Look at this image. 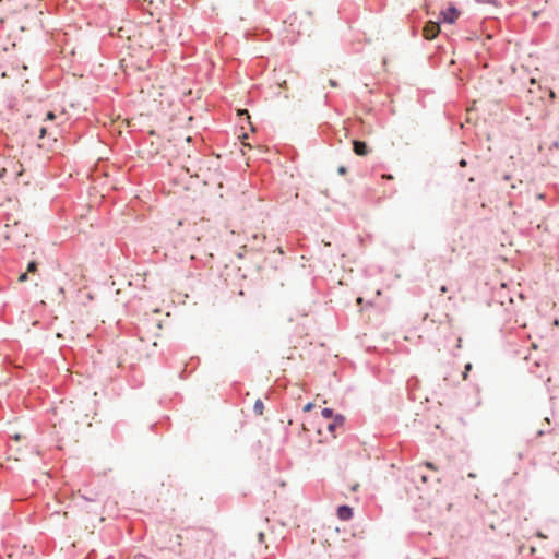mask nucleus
<instances>
[{"instance_id":"nucleus-1","label":"nucleus","mask_w":559,"mask_h":559,"mask_svg":"<svg viewBox=\"0 0 559 559\" xmlns=\"http://www.w3.org/2000/svg\"><path fill=\"white\" fill-rule=\"evenodd\" d=\"M424 323L427 330H438L440 335L436 341L438 350L445 349L453 352L461 348L462 338L455 331L450 316L444 311H439L431 307L430 311L425 313Z\"/></svg>"},{"instance_id":"nucleus-2","label":"nucleus","mask_w":559,"mask_h":559,"mask_svg":"<svg viewBox=\"0 0 559 559\" xmlns=\"http://www.w3.org/2000/svg\"><path fill=\"white\" fill-rule=\"evenodd\" d=\"M4 237L9 241H12L16 245H22L23 239L27 237L25 226L19 222H14L12 225L7 224Z\"/></svg>"},{"instance_id":"nucleus-3","label":"nucleus","mask_w":559,"mask_h":559,"mask_svg":"<svg viewBox=\"0 0 559 559\" xmlns=\"http://www.w3.org/2000/svg\"><path fill=\"white\" fill-rule=\"evenodd\" d=\"M266 236L263 233H253L247 238L246 243L242 246L245 249L252 251H263L262 243L265 241Z\"/></svg>"},{"instance_id":"nucleus-4","label":"nucleus","mask_w":559,"mask_h":559,"mask_svg":"<svg viewBox=\"0 0 559 559\" xmlns=\"http://www.w3.org/2000/svg\"><path fill=\"white\" fill-rule=\"evenodd\" d=\"M439 33L440 26L439 23L437 22L429 21L425 24L423 28V36L428 40L435 39Z\"/></svg>"},{"instance_id":"nucleus-5","label":"nucleus","mask_w":559,"mask_h":559,"mask_svg":"<svg viewBox=\"0 0 559 559\" xmlns=\"http://www.w3.org/2000/svg\"><path fill=\"white\" fill-rule=\"evenodd\" d=\"M353 151L358 156H367L369 153L367 143L358 140L353 141Z\"/></svg>"},{"instance_id":"nucleus-6","label":"nucleus","mask_w":559,"mask_h":559,"mask_svg":"<svg viewBox=\"0 0 559 559\" xmlns=\"http://www.w3.org/2000/svg\"><path fill=\"white\" fill-rule=\"evenodd\" d=\"M441 15L443 22L454 23L459 17V12L455 8H449L448 10L443 11Z\"/></svg>"},{"instance_id":"nucleus-7","label":"nucleus","mask_w":559,"mask_h":559,"mask_svg":"<svg viewBox=\"0 0 559 559\" xmlns=\"http://www.w3.org/2000/svg\"><path fill=\"white\" fill-rule=\"evenodd\" d=\"M337 516L341 519V520H349L352 516H353V510L350 507L348 506H341L338 507L337 509Z\"/></svg>"},{"instance_id":"nucleus-8","label":"nucleus","mask_w":559,"mask_h":559,"mask_svg":"<svg viewBox=\"0 0 559 559\" xmlns=\"http://www.w3.org/2000/svg\"><path fill=\"white\" fill-rule=\"evenodd\" d=\"M344 417L337 416L335 419L331 423H328L326 428L331 433L335 432L336 427L343 426Z\"/></svg>"},{"instance_id":"nucleus-9","label":"nucleus","mask_w":559,"mask_h":559,"mask_svg":"<svg viewBox=\"0 0 559 559\" xmlns=\"http://www.w3.org/2000/svg\"><path fill=\"white\" fill-rule=\"evenodd\" d=\"M73 273H74L73 285L76 286V285L82 284L85 278V275H84L82 269L75 267V269H73Z\"/></svg>"},{"instance_id":"nucleus-10","label":"nucleus","mask_w":559,"mask_h":559,"mask_svg":"<svg viewBox=\"0 0 559 559\" xmlns=\"http://www.w3.org/2000/svg\"><path fill=\"white\" fill-rule=\"evenodd\" d=\"M419 478L421 483H426L427 481V476L419 473L418 471H412V480L414 483H416V479Z\"/></svg>"},{"instance_id":"nucleus-11","label":"nucleus","mask_w":559,"mask_h":559,"mask_svg":"<svg viewBox=\"0 0 559 559\" xmlns=\"http://www.w3.org/2000/svg\"><path fill=\"white\" fill-rule=\"evenodd\" d=\"M254 412L259 415H262L263 413V403L261 400L255 401L254 403Z\"/></svg>"},{"instance_id":"nucleus-12","label":"nucleus","mask_w":559,"mask_h":559,"mask_svg":"<svg viewBox=\"0 0 559 559\" xmlns=\"http://www.w3.org/2000/svg\"><path fill=\"white\" fill-rule=\"evenodd\" d=\"M37 270V263L32 261L28 263V266H27V272H31V273H34L36 272Z\"/></svg>"},{"instance_id":"nucleus-13","label":"nucleus","mask_w":559,"mask_h":559,"mask_svg":"<svg viewBox=\"0 0 559 559\" xmlns=\"http://www.w3.org/2000/svg\"><path fill=\"white\" fill-rule=\"evenodd\" d=\"M322 415H323V417L329 419L332 416V411L330 408H323L322 409Z\"/></svg>"},{"instance_id":"nucleus-14","label":"nucleus","mask_w":559,"mask_h":559,"mask_svg":"<svg viewBox=\"0 0 559 559\" xmlns=\"http://www.w3.org/2000/svg\"><path fill=\"white\" fill-rule=\"evenodd\" d=\"M472 369V365L471 364H467L465 366V371L463 372V380H466L467 379V372L471 371Z\"/></svg>"},{"instance_id":"nucleus-15","label":"nucleus","mask_w":559,"mask_h":559,"mask_svg":"<svg viewBox=\"0 0 559 559\" xmlns=\"http://www.w3.org/2000/svg\"><path fill=\"white\" fill-rule=\"evenodd\" d=\"M27 280V273H22L20 276H19V282H25Z\"/></svg>"},{"instance_id":"nucleus-16","label":"nucleus","mask_w":559,"mask_h":559,"mask_svg":"<svg viewBox=\"0 0 559 559\" xmlns=\"http://www.w3.org/2000/svg\"><path fill=\"white\" fill-rule=\"evenodd\" d=\"M425 465H426L427 468H430L432 471H437V468L435 467V465L431 462H426Z\"/></svg>"},{"instance_id":"nucleus-17","label":"nucleus","mask_w":559,"mask_h":559,"mask_svg":"<svg viewBox=\"0 0 559 559\" xmlns=\"http://www.w3.org/2000/svg\"><path fill=\"white\" fill-rule=\"evenodd\" d=\"M39 133H40V138H44L45 134L47 133V128L46 127H41L40 130H39Z\"/></svg>"},{"instance_id":"nucleus-18","label":"nucleus","mask_w":559,"mask_h":559,"mask_svg":"<svg viewBox=\"0 0 559 559\" xmlns=\"http://www.w3.org/2000/svg\"><path fill=\"white\" fill-rule=\"evenodd\" d=\"M346 173H347L346 167H344V166H340V167H338V174H341V175H345Z\"/></svg>"},{"instance_id":"nucleus-19","label":"nucleus","mask_w":559,"mask_h":559,"mask_svg":"<svg viewBox=\"0 0 559 559\" xmlns=\"http://www.w3.org/2000/svg\"><path fill=\"white\" fill-rule=\"evenodd\" d=\"M46 119H47V120H52V119H55V114H53L52 111H49V112L47 114V116H46Z\"/></svg>"},{"instance_id":"nucleus-20","label":"nucleus","mask_w":559,"mask_h":559,"mask_svg":"<svg viewBox=\"0 0 559 559\" xmlns=\"http://www.w3.org/2000/svg\"><path fill=\"white\" fill-rule=\"evenodd\" d=\"M132 559H150V558H147L144 555H135V556L132 557Z\"/></svg>"},{"instance_id":"nucleus-21","label":"nucleus","mask_w":559,"mask_h":559,"mask_svg":"<svg viewBox=\"0 0 559 559\" xmlns=\"http://www.w3.org/2000/svg\"><path fill=\"white\" fill-rule=\"evenodd\" d=\"M193 236H194V238H195V240H197V241H199V240H200V235H199V233H198V230H197V228H195V227H194V230H193Z\"/></svg>"},{"instance_id":"nucleus-22","label":"nucleus","mask_w":559,"mask_h":559,"mask_svg":"<svg viewBox=\"0 0 559 559\" xmlns=\"http://www.w3.org/2000/svg\"><path fill=\"white\" fill-rule=\"evenodd\" d=\"M447 292H448V287H447V285H441V287H440V293H441V294H444V293H447Z\"/></svg>"},{"instance_id":"nucleus-23","label":"nucleus","mask_w":559,"mask_h":559,"mask_svg":"<svg viewBox=\"0 0 559 559\" xmlns=\"http://www.w3.org/2000/svg\"><path fill=\"white\" fill-rule=\"evenodd\" d=\"M258 537H259V542L262 543L264 540V534L263 533H259Z\"/></svg>"},{"instance_id":"nucleus-24","label":"nucleus","mask_w":559,"mask_h":559,"mask_svg":"<svg viewBox=\"0 0 559 559\" xmlns=\"http://www.w3.org/2000/svg\"><path fill=\"white\" fill-rule=\"evenodd\" d=\"M460 166L461 167H465L466 166V160L465 159L460 160Z\"/></svg>"},{"instance_id":"nucleus-25","label":"nucleus","mask_w":559,"mask_h":559,"mask_svg":"<svg viewBox=\"0 0 559 559\" xmlns=\"http://www.w3.org/2000/svg\"><path fill=\"white\" fill-rule=\"evenodd\" d=\"M382 178H384V179H393V176L392 175H383Z\"/></svg>"},{"instance_id":"nucleus-26","label":"nucleus","mask_w":559,"mask_h":559,"mask_svg":"<svg viewBox=\"0 0 559 559\" xmlns=\"http://www.w3.org/2000/svg\"><path fill=\"white\" fill-rule=\"evenodd\" d=\"M239 114H240V115H242V114L248 115V110H239ZM247 118H249V116H247Z\"/></svg>"},{"instance_id":"nucleus-27","label":"nucleus","mask_w":559,"mask_h":559,"mask_svg":"<svg viewBox=\"0 0 559 559\" xmlns=\"http://www.w3.org/2000/svg\"><path fill=\"white\" fill-rule=\"evenodd\" d=\"M330 85L335 87L336 86V83L333 81V80H330Z\"/></svg>"},{"instance_id":"nucleus-28","label":"nucleus","mask_w":559,"mask_h":559,"mask_svg":"<svg viewBox=\"0 0 559 559\" xmlns=\"http://www.w3.org/2000/svg\"><path fill=\"white\" fill-rule=\"evenodd\" d=\"M310 408H311V404H307V405L305 406V411H309Z\"/></svg>"},{"instance_id":"nucleus-29","label":"nucleus","mask_w":559,"mask_h":559,"mask_svg":"<svg viewBox=\"0 0 559 559\" xmlns=\"http://www.w3.org/2000/svg\"><path fill=\"white\" fill-rule=\"evenodd\" d=\"M281 87H285L286 86V81L284 80L281 84H280Z\"/></svg>"},{"instance_id":"nucleus-30","label":"nucleus","mask_w":559,"mask_h":559,"mask_svg":"<svg viewBox=\"0 0 559 559\" xmlns=\"http://www.w3.org/2000/svg\"><path fill=\"white\" fill-rule=\"evenodd\" d=\"M276 250H277L281 254L283 253V251H282L281 247H276Z\"/></svg>"},{"instance_id":"nucleus-31","label":"nucleus","mask_w":559,"mask_h":559,"mask_svg":"<svg viewBox=\"0 0 559 559\" xmlns=\"http://www.w3.org/2000/svg\"><path fill=\"white\" fill-rule=\"evenodd\" d=\"M538 536L542 537V538H545L546 536L542 533H538Z\"/></svg>"},{"instance_id":"nucleus-32","label":"nucleus","mask_w":559,"mask_h":559,"mask_svg":"<svg viewBox=\"0 0 559 559\" xmlns=\"http://www.w3.org/2000/svg\"><path fill=\"white\" fill-rule=\"evenodd\" d=\"M22 69H23V70H26V69H27L26 64H24V63H23V64H22Z\"/></svg>"},{"instance_id":"nucleus-33","label":"nucleus","mask_w":559,"mask_h":559,"mask_svg":"<svg viewBox=\"0 0 559 559\" xmlns=\"http://www.w3.org/2000/svg\"><path fill=\"white\" fill-rule=\"evenodd\" d=\"M14 439L17 441L20 440V436L19 435H15Z\"/></svg>"}]
</instances>
